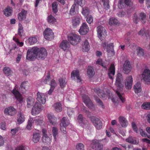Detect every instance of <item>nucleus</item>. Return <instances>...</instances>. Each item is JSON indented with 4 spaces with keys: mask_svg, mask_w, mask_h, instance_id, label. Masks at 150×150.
I'll return each instance as SVG.
<instances>
[{
    "mask_svg": "<svg viewBox=\"0 0 150 150\" xmlns=\"http://www.w3.org/2000/svg\"><path fill=\"white\" fill-rule=\"evenodd\" d=\"M36 50L35 47L28 49L26 55V59L30 61H34L36 58Z\"/></svg>",
    "mask_w": 150,
    "mask_h": 150,
    "instance_id": "4",
    "label": "nucleus"
},
{
    "mask_svg": "<svg viewBox=\"0 0 150 150\" xmlns=\"http://www.w3.org/2000/svg\"><path fill=\"white\" fill-rule=\"evenodd\" d=\"M96 100L97 103H98L100 106L102 108L104 109L105 106L101 100L98 98H97L96 99Z\"/></svg>",
    "mask_w": 150,
    "mask_h": 150,
    "instance_id": "61",
    "label": "nucleus"
},
{
    "mask_svg": "<svg viewBox=\"0 0 150 150\" xmlns=\"http://www.w3.org/2000/svg\"><path fill=\"white\" fill-rule=\"evenodd\" d=\"M60 124V129L61 131L64 134L66 133V127L69 125V121L68 118L65 117L62 118L61 120Z\"/></svg>",
    "mask_w": 150,
    "mask_h": 150,
    "instance_id": "6",
    "label": "nucleus"
},
{
    "mask_svg": "<svg viewBox=\"0 0 150 150\" xmlns=\"http://www.w3.org/2000/svg\"><path fill=\"white\" fill-rule=\"evenodd\" d=\"M118 120L120 124L122 127H126L128 124L126 119L123 116H120Z\"/></svg>",
    "mask_w": 150,
    "mask_h": 150,
    "instance_id": "23",
    "label": "nucleus"
},
{
    "mask_svg": "<svg viewBox=\"0 0 150 150\" xmlns=\"http://www.w3.org/2000/svg\"><path fill=\"white\" fill-rule=\"evenodd\" d=\"M28 41L30 45H33L37 42V40L35 37H31L28 38Z\"/></svg>",
    "mask_w": 150,
    "mask_h": 150,
    "instance_id": "50",
    "label": "nucleus"
},
{
    "mask_svg": "<svg viewBox=\"0 0 150 150\" xmlns=\"http://www.w3.org/2000/svg\"><path fill=\"white\" fill-rule=\"evenodd\" d=\"M3 71L4 73L8 76L10 75L12 73V71L8 67H4L3 69Z\"/></svg>",
    "mask_w": 150,
    "mask_h": 150,
    "instance_id": "42",
    "label": "nucleus"
},
{
    "mask_svg": "<svg viewBox=\"0 0 150 150\" xmlns=\"http://www.w3.org/2000/svg\"><path fill=\"white\" fill-rule=\"evenodd\" d=\"M42 105L40 104L37 102H36L32 110L31 114L35 115L40 113L42 110Z\"/></svg>",
    "mask_w": 150,
    "mask_h": 150,
    "instance_id": "10",
    "label": "nucleus"
},
{
    "mask_svg": "<svg viewBox=\"0 0 150 150\" xmlns=\"http://www.w3.org/2000/svg\"><path fill=\"white\" fill-rule=\"evenodd\" d=\"M82 48L83 52H88L90 49V45L88 40H86L83 42Z\"/></svg>",
    "mask_w": 150,
    "mask_h": 150,
    "instance_id": "26",
    "label": "nucleus"
},
{
    "mask_svg": "<svg viewBox=\"0 0 150 150\" xmlns=\"http://www.w3.org/2000/svg\"><path fill=\"white\" fill-rule=\"evenodd\" d=\"M142 109L146 110H150V102H144L141 106Z\"/></svg>",
    "mask_w": 150,
    "mask_h": 150,
    "instance_id": "41",
    "label": "nucleus"
},
{
    "mask_svg": "<svg viewBox=\"0 0 150 150\" xmlns=\"http://www.w3.org/2000/svg\"><path fill=\"white\" fill-rule=\"evenodd\" d=\"M89 31L88 27L86 23H83L79 30V33L81 35H85Z\"/></svg>",
    "mask_w": 150,
    "mask_h": 150,
    "instance_id": "15",
    "label": "nucleus"
},
{
    "mask_svg": "<svg viewBox=\"0 0 150 150\" xmlns=\"http://www.w3.org/2000/svg\"><path fill=\"white\" fill-rule=\"evenodd\" d=\"M139 18H138L136 13H135L134 14L133 20L135 23H137L139 19L143 24L146 22V14L145 13L143 12H141L139 13Z\"/></svg>",
    "mask_w": 150,
    "mask_h": 150,
    "instance_id": "5",
    "label": "nucleus"
},
{
    "mask_svg": "<svg viewBox=\"0 0 150 150\" xmlns=\"http://www.w3.org/2000/svg\"><path fill=\"white\" fill-rule=\"evenodd\" d=\"M11 93L14 96L17 101L21 103L23 100V97L21 93L19 92L16 85L14 88L11 91Z\"/></svg>",
    "mask_w": 150,
    "mask_h": 150,
    "instance_id": "9",
    "label": "nucleus"
},
{
    "mask_svg": "<svg viewBox=\"0 0 150 150\" xmlns=\"http://www.w3.org/2000/svg\"><path fill=\"white\" fill-rule=\"evenodd\" d=\"M57 6L58 4L56 2H54L52 4V11L54 13H56L58 11Z\"/></svg>",
    "mask_w": 150,
    "mask_h": 150,
    "instance_id": "51",
    "label": "nucleus"
},
{
    "mask_svg": "<svg viewBox=\"0 0 150 150\" xmlns=\"http://www.w3.org/2000/svg\"><path fill=\"white\" fill-rule=\"evenodd\" d=\"M71 77L74 80L76 79L77 82H80L81 81V79L79 77V71L78 70H74L72 72Z\"/></svg>",
    "mask_w": 150,
    "mask_h": 150,
    "instance_id": "19",
    "label": "nucleus"
},
{
    "mask_svg": "<svg viewBox=\"0 0 150 150\" xmlns=\"http://www.w3.org/2000/svg\"><path fill=\"white\" fill-rule=\"evenodd\" d=\"M67 39L71 44L73 45L77 44L81 40L80 36L75 34L68 35Z\"/></svg>",
    "mask_w": 150,
    "mask_h": 150,
    "instance_id": "3",
    "label": "nucleus"
},
{
    "mask_svg": "<svg viewBox=\"0 0 150 150\" xmlns=\"http://www.w3.org/2000/svg\"><path fill=\"white\" fill-rule=\"evenodd\" d=\"M50 81V74H47V76H46L45 79H44L43 82L46 84L49 83Z\"/></svg>",
    "mask_w": 150,
    "mask_h": 150,
    "instance_id": "60",
    "label": "nucleus"
},
{
    "mask_svg": "<svg viewBox=\"0 0 150 150\" xmlns=\"http://www.w3.org/2000/svg\"><path fill=\"white\" fill-rule=\"evenodd\" d=\"M93 17L91 15H90L87 17L86 21L88 23L91 24L93 22Z\"/></svg>",
    "mask_w": 150,
    "mask_h": 150,
    "instance_id": "64",
    "label": "nucleus"
},
{
    "mask_svg": "<svg viewBox=\"0 0 150 150\" xmlns=\"http://www.w3.org/2000/svg\"><path fill=\"white\" fill-rule=\"evenodd\" d=\"M139 35L143 36L145 35L147 38L149 37L150 36V31L148 29L146 30L145 29H143L141 30L138 33Z\"/></svg>",
    "mask_w": 150,
    "mask_h": 150,
    "instance_id": "25",
    "label": "nucleus"
},
{
    "mask_svg": "<svg viewBox=\"0 0 150 150\" xmlns=\"http://www.w3.org/2000/svg\"><path fill=\"white\" fill-rule=\"evenodd\" d=\"M123 77L120 73H118L116 74L115 85L118 91H121L123 89Z\"/></svg>",
    "mask_w": 150,
    "mask_h": 150,
    "instance_id": "2",
    "label": "nucleus"
},
{
    "mask_svg": "<svg viewBox=\"0 0 150 150\" xmlns=\"http://www.w3.org/2000/svg\"><path fill=\"white\" fill-rule=\"evenodd\" d=\"M125 4L123 2V0H119L118 3V6L119 8L122 9L125 8Z\"/></svg>",
    "mask_w": 150,
    "mask_h": 150,
    "instance_id": "55",
    "label": "nucleus"
},
{
    "mask_svg": "<svg viewBox=\"0 0 150 150\" xmlns=\"http://www.w3.org/2000/svg\"><path fill=\"white\" fill-rule=\"evenodd\" d=\"M142 79L147 84H150V70L145 69L142 75Z\"/></svg>",
    "mask_w": 150,
    "mask_h": 150,
    "instance_id": "13",
    "label": "nucleus"
},
{
    "mask_svg": "<svg viewBox=\"0 0 150 150\" xmlns=\"http://www.w3.org/2000/svg\"><path fill=\"white\" fill-rule=\"evenodd\" d=\"M137 50V55L139 57L143 56L144 55V52L143 50L141 48L138 47Z\"/></svg>",
    "mask_w": 150,
    "mask_h": 150,
    "instance_id": "54",
    "label": "nucleus"
},
{
    "mask_svg": "<svg viewBox=\"0 0 150 150\" xmlns=\"http://www.w3.org/2000/svg\"><path fill=\"white\" fill-rule=\"evenodd\" d=\"M27 11L23 10L18 15V18L20 21H22L26 18Z\"/></svg>",
    "mask_w": 150,
    "mask_h": 150,
    "instance_id": "27",
    "label": "nucleus"
},
{
    "mask_svg": "<svg viewBox=\"0 0 150 150\" xmlns=\"http://www.w3.org/2000/svg\"><path fill=\"white\" fill-rule=\"evenodd\" d=\"M76 149L77 150H84V146L82 143H79L77 144L76 146Z\"/></svg>",
    "mask_w": 150,
    "mask_h": 150,
    "instance_id": "56",
    "label": "nucleus"
},
{
    "mask_svg": "<svg viewBox=\"0 0 150 150\" xmlns=\"http://www.w3.org/2000/svg\"><path fill=\"white\" fill-rule=\"evenodd\" d=\"M47 20L48 23L52 24L54 23L56 21V19L52 15H50L48 16Z\"/></svg>",
    "mask_w": 150,
    "mask_h": 150,
    "instance_id": "46",
    "label": "nucleus"
},
{
    "mask_svg": "<svg viewBox=\"0 0 150 150\" xmlns=\"http://www.w3.org/2000/svg\"><path fill=\"white\" fill-rule=\"evenodd\" d=\"M109 23L110 25H117L119 24V23L118 20L116 18H111L109 20Z\"/></svg>",
    "mask_w": 150,
    "mask_h": 150,
    "instance_id": "38",
    "label": "nucleus"
},
{
    "mask_svg": "<svg viewBox=\"0 0 150 150\" xmlns=\"http://www.w3.org/2000/svg\"><path fill=\"white\" fill-rule=\"evenodd\" d=\"M98 36L101 40H102L106 36V32L105 28L100 25L97 27Z\"/></svg>",
    "mask_w": 150,
    "mask_h": 150,
    "instance_id": "11",
    "label": "nucleus"
},
{
    "mask_svg": "<svg viewBox=\"0 0 150 150\" xmlns=\"http://www.w3.org/2000/svg\"><path fill=\"white\" fill-rule=\"evenodd\" d=\"M23 33V28L21 24H19V28L18 30V35L21 37Z\"/></svg>",
    "mask_w": 150,
    "mask_h": 150,
    "instance_id": "53",
    "label": "nucleus"
},
{
    "mask_svg": "<svg viewBox=\"0 0 150 150\" xmlns=\"http://www.w3.org/2000/svg\"><path fill=\"white\" fill-rule=\"evenodd\" d=\"M34 123L33 118H30L28 119V125L26 126V128L28 130H30L32 128V124Z\"/></svg>",
    "mask_w": 150,
    "mask_h": 150,
    "instance_id": "43",
    "label": "nucleus"
},
{
    "mask_svg": "<svg viewBox=\"0 0 150 150\" xmlns=\"http://www.w3.org/2000/svg\"><path fill=\"white\" fill-rule=\"evenodd\" d=\"M47 117L49 121L52 125H55L56 124L57 120L54 115L48 114L47 115Z\"/></svg>",
    "mask_w": 150,
    "mask_h": 150,
    "instance_id": "24",
    "label": "nucleus"
},
{
    "mask_svg": "<svg viewBox=\"0 0 150 150\" xmlns=\"http://www.w3.org/2000/svg\"><path fill=\"white\" fill-rule=\"evenodd\" d=\"M87 74L89 78L92 77L94 75L95 72L92 67L91 66L88 67L87 69Z\"/></svg>",
    "mask_w": 150,
    "mask_h": 150,
    "instance_id": "33",
    "label": "nucleus"
},
{
    "mask_svg": "<svg viewBox=\"0 0 150 150\" xmlns=\"http://www.w3.org/2000/svg\"><path fill=\"white\" fill-rule=\"evenodd\" d=\"M99 141L97 139L93 140L91 141L90 146L91 148L94 149L96 148V147L97 146L98 144H99Z\"/></svg>",
    "mask_w": 150,
    "mask_h": 150,
    "instance_id": "47",
    "label": "nucleus"
},
{
    "mask_svg": "<svg viewBox=\"0 0 150 150\" xmlns=\"http://www.w3.org/2000/svg\"><path fill=\"white\" fill-rule=\"evenodd\" d=\"M27 103V106L28 108H30L34 104L35 99L32 97H30L27 98L26 100Z\"/></svg>",
    "mask_w": 150,
    "mask_h": 150,
    "instance_id": "34",
    "label": "nucleus"
},
{
    "mask_svg": "<svg viewBox=\"0 0 150 150\" xmlns=\"http://www.w3.org/2000/svg\"><path fill=\"white\" fill-rule=\"evenodd\" d=\"M115 68L114 64H111L108 70V75L109 78L111 79H113V76L115 74Z\"/></svg>",
    "mask_w": 150,
    "mask_h": 150,
    "instance_id": "20",
    "label": "nucleus"
},
{
    "mask_svg": "<svg viewBox=\"0 0 150 150\" xmlns=\"http://www.w3.org/2000/svg\"><path fill=\"white\" fill-rule=\"evenodd\" d=\"M126 141L128 143L133 144H134L135 142L131 137H129L127 139H126Z\"/></svg>",
    "mask_w": 150,
    "mask_h": 150,
    "instance_id": "63",
    "label": "nucleus"
},
{
    "mask_svg": "<svg viewBox=\"0 0 150 150\" xmlns=\"http://www.w3.org/2000/svg\"><path fill=\"white\" fill-rule=\"evenodd\" d=\"M76 4H74L72 6L70 10V13L71 15H74L76 13L75 11V7L76 6Z\"/></svg>",
    "mask_w": 150,
    "mask_h": 150,
    "instance_id": "58",
    "label": "nucleus"
},
{
    "mask_svg": "<svg viewBox=\"0 0 150 150\" xmlns=\"http://www.w3.org/2000/svg\"><path fill=\"white\" fill-rule=\"evenodd\" d=\"M124 2L126 5L129 7L133 5V2L131 0H124Z\"/></svg>",
    "mask_w": 150,
    "mask_h": 150,
    "instance_id": "62",
    "label": "nucleus"
},
{
    "mask_svg": "<svg viewBox=\"0 0 150 150\" xmlns=\"http://www.w3.org/2000/svg\"><path fill=\"white\" fill-rule=\"evenodd\" d=\"M125 83L126 88L130 89L132 87L133 83V78L131 76H129L126 78Z\"/></svg>",
    "mask_w": 150,
    "mask_h": 150,
    "instance_id": "18",
    "label": "nucleus"
},
{
    "mask_svg": "<svg viewBox=\"0 0 150 150\" xmlns=\"http://www.w3.org/2000/svg\"><path fill=\"white\" fill-rule=\"evenodd\" d=\"M37 101L43 104H45L46 101L45 95L40 92L37 93Z\"/></svg>",
    "mask_w": 150,
    "mask_h": 150,
    "instance_id": "14",
    "label": "nucleus"
},
{
    "mask_svg": "<svg viewBox=\"0 0 150 150\" xmlns=\"http://www.w3.org/2000/svg\"><path fill=\"white\" fill-rule=\"evenodd\" d=\"M52 131L53 136L55 140L56 141L57 139L56 136L58 134V129L56 127H53L52 128Z\"/></svg>",
    "mask_w": 150,
    "mask_h": 150,
    "instance_id": "49",
    "label": "nucleus"
},
{
    "mask_svg": "<svg viewBox=\"0 0 150 150\" xmlns=\"http://www.w3.org/2000/svg\"><path fill=\"white\" fill-rule=\"evenodd\" d=\"M70 45L69 43L67 40H64L60 44L59 47L65 51L69 48Z\"/></svg>",
    "mask_w": 150,
    "mask_h": 150,
    "instance_id": "21",
    "label": "nucleus"
},
{
    "mask_svg": "<svg viewBox=\"0 0 150 150\" xmlns=\"http://www.w3.org/2000/svg\"><path fill=\"white\" fill-rule=\"evenodd\" d=\"M42 141L44 144L49 145L51 144V139L48 136H42Z\"/></svg>",
    "mask_w": 150,
    "mask_h": 150,
    "instance_id": "30",
    "label": "nucleus"
},
{
    "mask_svg": "<svg viewBox=\"0 0 150 150\" xmlns=\"http://www.w3.org/2000/svg\"><path fill=\"white\" fill-rule=\"evenodd\" d=\"M78 122L83 127H86L88 125V121L86 119L83 117L82 114H79L77 117Z\"/></svg>",
    "mask_w": 150,
    "mask_h": 150,
    "instance_id": "16",
    "label": "nucleus"
},
{
    "mask_svg": "<svg viewBox=\"0 0 150 150\" xmlns=\"http://www.w3.org/2000/svg\"><path fill=\"white\" fill-rule=\"evenodd\" d=\"M13 10L12 7L8 6L4 11V14L6 16H11L12 14Z\"/></svg>",
    "mask_w": 150,
    "mask_h": 150,
    "instance_id": "28",
    "label": "nucleus"
},
{
    "mask_svg": "<svg viewBox=\"0 0 150 150\" xmlns=\"http://www.w3.org/2000/svg\"><path fill=\"white\" fill-rule=\"evenodd\" d=\"M131 67L130 62L127 60H126L125 62L123 67V70L126 73H128L130 71Z\"/></svg>",
    "mask_w": 150,
    "mask_h": 150,
    "instance_id": "22",
    "label": "nucleus"
},
{
    "mask_svg": "<svg viewBox=\"0 0 150 150\" xmlns=\"http://www.w3.org/2000/svg\"><path fill=\"white\" fill-rule=\"evenodd\" d=\"M65 78H60L59 79V83L60 86L62 88H64L66 86V82H65Z\"/></svg>",
    "mask_w": 150,
    "mask_h": 150,
    "instance_id": "45",
    "label": "nucleus"
},
{
    "mask_svg": "<svg viewBox=\"0 0 150 150\" xmlns=\"http://www.w3.org/2000/svg\"><path fill=\"white\" fill-rule=\"evenodd\" d=\"M80 22V18L78 16L75 17L72 19V23L74 26L79 25Z\"/></svg>",
    "mask_w": 150,
    "mask_h": 150,
    "instance_id": "39",
    "label": "nucleus"
},
{
    "mask_svg": "<svg viewBox=\"0 0 150 150\" xmlns=\"http://www.w3.org/2000/svg\"><path fill=\"white\" fill-rule=\"evenodd\" d=\"M33 118L34 122L35 121V123L36 125H41L43 122V120L39 117Z\"/></svg>",
    "mask_w": 150,
    "mask_h": 150,
    "instance_id": "40",
    "label": "nucleus"
},
{
    "mask_svg": "<svg viewBox=\"0 0 150 150\" xmlns=\"http://www.w3.org/2000/svg\"><path fill=\"white\" fill-rule=\"evenodd\" d=\"M141 84L139 82H137L134 86L133 88L134 92L138 93H140L142 91Z\"/></svg>",
    "mask_w": 150,
    "mask_h": 150,
    "instance_id": "31",
    "label": "nucleus"
},
{
    "mask_svg": "<svg viewBox=\"0 0 150 150\" xmlns=\"http://www.w3.org/2000/svg\"><path fill=\"white\" fill-rule=\"evenodd\" d=\"M106 50L107 52L108 53L111 54L112 55L114 54L113 44L112 43H110L108 45Z\"/></svg>",
    "mask_w": 150,
    "mask_h": 150,
    "instance_id": "29",
    "label": "nucleus"
},
{
    "mask_svg": "<svg viewBox=\"0 0 150 150\" xmlns=\"http://www.w3.org/2000/svg\"><path fill=\"white\" fill-rule=\"evenodd\" d=\"M116 93L121 101L124 103L125 101V99L123 95L121 94L117 91H116Z\"/></svg>",
    "mask_w": 150,
    "mask_h": 150,
    "instance_id": "59",
    "label": "nucleus"
},
{
    "mask_svg": "<svg viewBox=\"0 0 150 150\" xmlns=\"http://www.w3.org/2000/svg\"><path fill=\"white\" fill-rule=\"evenodd\" d=\"M40 138V134L38 133L35 132L33 135V141L35 143L38 142Z\"/></svg>",
    "mask_w": 150,
    "mask_h": 150,
    "instance_id": "37",
    "label": "nucleus"
},
{
    "mask_svg": "<svg viewBox=\"0 0 150 150\" xmlns=\"http://www.w3.org/2000/svg\"><path fill=\"white\" fill-rule=\"evenodd\" d=\"M83 102L86 105L89 109L93 110L95 109L94 105L89 98L87 95H83L82 96Z\"/></svg>",
    "mask_w": 150,
    "mask_h": 150,
    "instance_id": "8",
    "label": "nucleus"
},
{
    "mask_svg": "<svg viewBox=\"0 0 150 150\" xmlns=\"http://www.w3.org/2000/svg\"><path fill=\"white\" fill-rule=\"evenodd\" d=\"M4 112L6 114L13 116L16 114V111L13 107L11 106L5 108Z\"/></svg>",
    "mask_w": 150,
    "mask_h": 150,
    "instance_id": "17",
    "label": "nucleus"
},
{
    "mask_svg": "<svg viewBox=\"0 0 150 150\" xmlns=\"http://www.w3.org/2000/svg\"><path fill=\"white\" fill-rule=\"evenodd\" d=\"M74 3L77 5V6H78V5H80L81 6H82L84 5L85 2V0H74Z\"/></svg>",
    "mask_w": 150,
    "mask_h": 150,
    "instance_id": "52",
    "label": "nucleus"
},
{
    "mask_svg": "<svg viewBox=\"0 0 150 150\" xmlns=\"http://www.w3.org/2000/svg\"><path fill=\"white\" fill-rule=\"evenodd\" d=\"M44 34L45 39L51 40L53 39L54 36V33L52 30L49 28H47L45 30Z\"/></svg>",
    "mask_w": 150,
    "mask_h": 150,
    "instance_id": "12",
    "label": "nucleus"
},
{
    "mask_svg": "<svg viewBox=\"0 0 150 150\" xmlns=\"http://www.w3.org/2000/svg\"><path fill=\"white\" fill-rule=\"evenodd\" d=\"M13 40L16 42L18 46L21 47L23 45L24 43L22 42H20L18 39L14 37Z\"/></svg>",
    "mask_w": 150,
    "mask_h": 150,
    "instance_id": "57",
    "label": "nucleus"
},
{
    "mask_svg": "<svg viewBox=\"0 0 150 150\" xmlns=\"http://www.w3.org/2000/svg\"><path fill=\"white\" fill-rule=\"evenodd\" d=\"M94 91L100 98L104 97L105 96L103 91L98 88L94 89Z\"/></svg>",
    "mask_w": 150,
    "mask_h": 150,
    "instance_id": "35",
    "label": "nucleus"
},
{
    "mask_svg": "<svg viewBox=\"0 0 150 150\" xmlns=\"http://www.w3.org/2000/svg\"><path fill=\"white\" fill-rule=\"evenodd\" d=\"M24 121V117L23 115H22L21 112H19L18 114L17 122L18 124H21Z\"/></svg>",
    "mask_w": 150,
    "mask_h": 150,
    "instance_id": "36",
    "label": "nucleus"
},
{
    "mask_svg": "<svg viewBox=\"0 0 150 150\" xmlns=\"http://www.w3.org/2000/svg\"><path fill=\"white\" fill-rule=\"evenodd\" d=\"M28 86L27 82H23L22 83L19 88L20 90L21 91L22 93H23L25 92L26 88Z\"/></svg>",
    "mask_w": 150,
    "mask_h": 150,
    "instance_id": "32",
    "label": "nucleus"
},
{
    "mask_svg": "<svg viewBox=\"0 0 150 150\" xmlns=\"http://www.w3.org/2000/svg\"><path fill=\"white\" fill-rule=\"evenodd\" d=\"M89 10L88 8L86 7H84L83 8L81 13L83 16L87 17L89 14Z\"/></svg>",
    "mask_w": 150,
    "mask_h": 150,
    "instance_id": "44",
    "label": "nucleus"
},
{
    "mask_svg": "<svg viewBox=\"0 0 150 150\" xmlns=\"http://www.w3.org/2000/svg\"><path fill=\"white\" fill-rule=\"evenodd\" d=\"M55 110L57 112H60L62 110L61 104L59 103H57L54 105Z\"/></svg>",
    "mask_w": 150,
    "mask_h": 150,
    "instance_id": "48",
    "label": "nucleus"
},
{
    "mask_svg": "<svg viewBox=\"0 0 150 150\" xmlns=\"http://www.w3.org/2000/svg\"><path fill=\"white\" fill-rule=\"evenodd\" d=\"M35 49L36 50V58L39 60L44 59L47 55V52L45 48L43 47L38 48L37 47H35Z\"/></svg>",
    "mask_w": 150,
    "mask_h": 150,
    "instance_id": "1",
    "label": "nucleus"
},
{
    "mask_svg": "<svg viewBox=\"0 0 150 150\" xmlns=\"http://www.w3.org/2000/svg\"><path fill=\"white\" fill-rule=\"evenodd\" d=\"M90 119L94 125L98 130L100 129L102 127V124L101 120L95 116H91Z\"/></svg>",
    "mask_w": 150,
    "mask_h": 150,
    "instance_id": "7",
    "label": "nucleus"
}]
</instances>
